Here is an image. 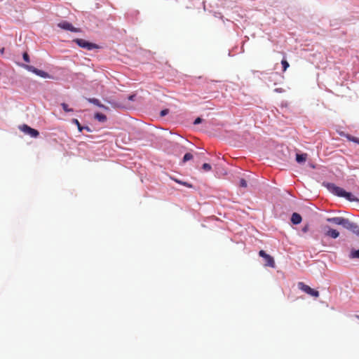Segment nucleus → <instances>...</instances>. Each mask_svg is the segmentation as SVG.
Returning <instances> with one entry per match:
<instances>
[{
  "label": "nucleus",
  "mask_w": 359,
  "mask_h": 359,
  "mask_svg": "<svg viewBox=\"0 0 359 359\" xmlns=\"http://www.w3.org/2000/svg\"><path fill=\"white\" fill-rule=\"evenodd\" d=\"M323 184L330 192L337 196L344 197L351 202L358 201V199L351 193L346 191L344 189L337 187L333 183L327 182Z\"/></svg>",
  "instance_id": "obj_1"
},
{
  "label": "nucleus",
  "mask_w": 359,
  "mask_h": 359,
  "mask_svg": "<svg viewBox=\"0 0 359 359\" xmlns=\"http://www.w3.org/2000/svg\"><path fill=\"white\" fill-rule=\"evenodd\" d=\"M61 106H62L63 110L66 112L73 111V109L69 108L68 105L66 103H62Z\"/></svg>",
  "instance_id": "obj_21"
},
{
  "label": "nucleus",
  "mask_w": 359,
  "mask_h": 359,
  "mask_svg": "<svg viewBox=\"0 0 359 359\" xmlns=\"http://www.w3.org/2000/svg\"><path fill=\"white\" fill-rule=\"evenodd\" d=\"M239 186L241 187H247V182L245 179H241L240 180V183H239Z\"/></svg>",
  "instance_id": "obj_22"
},
{
  "label": "nucleus",
  "mask_w": 359,
  "mask_h": 359,
  "mask_svg": "<svg viewBox=\"0 0 359 359\" xmlns=\"http://www.w3.org/2000/svg\"><path fill=\"white\" fill-rule=\"evenodd\" d=\"M297 287L299 290L303 291L304 292L310 294L311 296H314V289L311 288L309 285L304 284L302 282H299L297 283Z\"/></svg>",
  "instance_id": "obj_8"
},
{
  "label": "nucleus",
  "mask_w": 359,
  "mask_h": 359,
  "mask_svg": "<svg viewBox=\"0 0 359 359\" xmlns=\"http://www.w3.org/2000/svg\"><path fill=\"white\" fill-rule=\"evenodd\" d=\"M276 91H277V92H282V90L280 89H278V88L276 89Z\"/></svg>",
  "instance_id": "obj_31"
},
{
  "label": "nucleus",
  "mask_w": 359,
  "mask_h": 359,
  "mask_svg": "<svg viewBox=\"0 0 359 359\" xmlns=\"http://www.w3.org/2000/svg\"><path fill=\"white\" fill-rule=\"evenodd\" d=\"M318 297V292L316 290V298Z\"/></svg>",
  "instance_id": "obj_30"
},
{
  "label": "nucleus",
  "mask_w": 359,
  "mask_h": 359,
  "mask_svg": "<svg viewBox=\"0 0 359 359\" xmlns=\"http://www.w3.org/2000/svg\"><path fill=\"white\" fill-rule=\"evenodd\" d=\"M83 130H86L88 132L91 131V130L88 126H84V127L83 126Z\"/></svg>",
  "instance_id": "obj_28"
},
{
  "label": "nucleus",
  "mask_w": 359,
  "mask_h": 359,
  "mask_svg": "<svg viewBox=\"0 0 359 359\" xmlns=\"http://www.w3.org/2000/svg\"><path fill=\"white\" fill-rule=\"evenodd\" d=\"M174 180H175L177 183H178V184H182V185H183V186H185V187H189V188H192V187H193L192 184H189V183H188V182H182V181H181V180H177V179H175Z\"/></svg>",
  "instance_id": "obj_15"
},
{
  "label": "nucleus",
  "mask_w": 359,
  "mask_h": 359,
  "mask_svg": "<svg viewBox=\"0 0 359 359\" xmlns=\"http://www.w3.org/2000/svg\"><path fill=\"white\" fill-rule=\"evenodd\" d=\"M346 137L349 140L353 142H355L359 144V138L351 136V135H346Z\"/></svg>",
  "instance_id": "obj_16"
},
{
  "label": "nucleus",
  "mask_w": 359,
  "mask_h": 359,
  "mask_svg": "<svg viewBox=\"0 0 359 359\" xmlns=\"http://www.w3.org/2000/svg\"><path fill=\"white\" fill-rule=\"evenodd\" d=\"M202 122V118H201L200 117H198L197 118L195 119L194 123L195 125H197V124H199Z\"/></svg>",
  "instance_id": "obj_24"
},
{
  "label": "nucleus",
  "mask_w": 359,
  "mask_h": 359,
  "mask_svg": "<svg viewBox=\"0 0 359 359\" xmlns=\"http://www.w3.org/2000/svg\"><path fill=\"white\" fill-rule=\"evenodd\" d=\"M19 129L24 133L29 135L32 137H37L39 135V133L37 130L34 129L27 124H23L19 126Z\"/></svg>",
  "instance_id": "obj_4"
},
{
  "label": "nucleus",
  "mask_w": 359,
  "mask_h": 359,
  "mask_svg": "<svg viewBox=\"0 0 359 359\" xmlns=\"http://www.w3.org/2000/svg\"><path fill=\"white\" fill-rule=\"evenodd\" d=\"M354 233H355L356 235L359 236V226L358 225L356 224V228L352 231Z\"/></svg>",
  "instance_id": "obj_25"
},
{
  "label": "nucleus",
  "mask_w": 359,
  "mask_h": 359,
  "mask_svg": "<svg viewBox=\"0 0 359 359\" xmlns=\"http://www.w3.org/2000/svg\"><path fill=\"white\" fill-rule=\"evenodd\" d=\"M356 318L359 319V316H356Z\"/></svg>",
  "instance_id": "obj_32"
},
{
  "label": "nucleus",
  "mask_w": 359,
  "mask_h": 359,
  "mask_svg": "<svg viewBox=\"0 0 359 359\" xmlns=\"http://www.w3.org/2000/svg\"><path fill=\"white\" fill-rule=\"evenodd\" d=\"M168 113V109H164L161 111V116H163Z\"/></svg>",
  "instance_id": "obj_26"
},
{
  "label": "nucleus",
  "mask_w": 359,
  "mask_h": 359,
  "mask_svg": "<svg viewBox=\"0 0 359 359\" xmlns=\"http://www.w3.org/2000/svg\"><path fill=\"white\" fill-rule=\"evenodd\" d=\"M308 230H309V225H305V226L302 228V231L304 233H306V232L308 231Z\"/></svg>",
  "instance_id": "obj_27"
},
{
  "label": "nucleus",
  "mask_w": 359,
  "mask_h": 359,
  "mask_svg": "<svg viewBox=\"0 0 359 359\" xmlns=\"http://www.w3.org/2000/svg\"><path fill=\"white\" fill-rule=\"evenodd\" d=\"M325 235L332 238H337L339 236V233L336 229L328 228V229L325 231Z\"/></svg>",
  "instance_id": "obj_9"
},
{
  "label": "nucleus",
  "mask_w": 359,
  "mask_h": 359,
  "mask_svg": "<svg viewBox=\"0 0 359 359\" xmlns=\"http://www.w3.org/2000/svg\"><path fill=\"white\" fill-rule=\"evenodd\" d=\"M193 158V155L190 153H187L183 157V162L185 163L188 161H190Z\"/></svg>",
  "instance_id": "obj_19"
},
{
  "label": "nucleus",
  "mask_w": 359,
  "mask_h": 359,
  "mask_svg": "<svg viewBox=\"0 0 359 359\" xmlns=\"http://www.w3.org/2000/svg\"><path fill=\"white\" fill-rule=\"evenodd\" d=\"M22 57L26 62H29V57L27 53H24Z\"/></svg>",
  "instance_id": "obj_23"
},
{
  "label": "nucleus",
  "mask_w": 359,
  "mask_h": 359,
  "mask_svg": "<svg viewBox=\"0 0 359 359\" xmlns=\"http://www.w3.org/2000/svg\"><path fill=\"white\" fill-rule=\"evenodd\" d=\"M72 123H74L77 126L78 130L80 132H81L83 130V126H81V125L80 124L79 121L76 118H73L72 119Z\"/></svg>",
  "instance_id": "obj_18"
},
{
  "label": "nucleus",
  "mask_w": 359,
  "mask_h": 359,
  "mask_svg": "<svg viewBox=\"0 0 359 359\" xmlns=\"http://www.w3.org/2000/svg\"><path fill=\"white\" fill-rule=\"evenodd\" d=\"M306 157H307V154H297V155H296V161L299 163H302L306 161Z\"/></svg>",
  "instance_id": "obj_11"
},
{
  "label": "nucleus",
  "mask_w": 359,
  "mask_h": 359,
  "mask_svg": "<svg viewBox=\"0 0 359 359\" xmlns=\"http://www.w3.org/2000/svg\"><path fill=\"white\" fill-rule=\"evenodd\" d=\"M202 169L205 171V172H209L212 169V167L211 165L209 164V163H205L203 164L202 165Z\"/></svg>",
  "instance_id": "obj_20"
},
{
  "label": "nucleus",
  "mask_w": 359,
  "mask_h": 359,
  "mask_svg": "<svg viewBox=\"0 0 359 359\" xmlns=\"http://www.w3.org/2000/svg\"><path fill=\"white\" fill-rule=\"evenodd\" d=\"M349 257L351 259H359V250L352 249L350 252Z\"/></svg>",
  "instance_id": "obj_13"
},
{
  "label": "nucleus",
  "mask_w": 359,
  "mask_h": 359,
  "mask_svg": "<svg viewBox=\"0 0 359 359\" xmlns=\"http://www.w3.org/2000/svg\"><path fill=\"white\" fill-rule=\"evenodd\" d=\"M134 97H135V95H130V96H128V100H133Z\"/></svg>",
  "instance_id": "obj_29"
},
{
  "label": "nucleus",
  "mask_w": 359,
  "mask_h": 359,
  "mask_svg": "<svg viewBox=\"0 0 359 359\" xmlns=\"http://www.w3.org/2000/svg\"><path fill=\"white\" fill-rule=\"evenodd\" d=\"M73 41L75 42L79 47L85 48L88 50L99 48L98 45L91 42H88L83 39H74Z\"/></svg>",
  "instance_id": "obj_3"
},
{
  "label": "nucleus",
  "mask_w": 359,
  "mask_h": 359,
  "mask_svg": "<svg viewBox=\"0 0 359 359\" xmlns=\"http://www.w3.org/2000/svg\"><path fill=\"white\" fill-rule=\"evenodd\" d=\"M281 64L283 66V71L285 72L290 66L289 63L287 62V61L286 60L283 59L281 61Z\"/></svg>",
  "instance_id": "obj_17"
},
{
  "label": "nucleus",
  "mask_w": 359,
  "mask_h": 359,
  "mask_svg": "<svg viewBox=\"0 0 359 359\" xmlns=\"http://www.w3.org/2000/svg\"><path fill=\"white\" fill-rule=\"evenodd\" d=\"M327 222L337 225L342 226L344 228L353 231L356 228V224L351 222L348 219L342 217H334L327 218Z\"/></svg>",
  "instance_id": "obj_2"
},
{
  "label": "nucleus",
  "mask_w": 359,
  "mask_h": 359,
  "mask_svg": "<svg viewBox=\"0 0 359 359\" xmlns=\"http://www.w3.org/2000/svg\"><path fill=\"white\" fill-rule=\"evenodd\" d=\"M259 255L264 259L266 266H270L271 268H275L276 264L273 257L266 253V252L263 250L259 252Z\"/></svg>",
  "instance_id": "obj_5"
},
{
  "label": "nucleus",
  "mask_w": 359,
  "mask_h": 359,
  "mask_svg": "<svg viewBox=\"0 0 359 359\" xmlns=\"http://www.w3.org/2000/svg\"><path fill=\"white\" fill-rule=\"evenodd\" d=\"M302 216L297 213V212H294L292 215V217H291V222H292V224H299L301 223L302 222Z\"/></svg>",
  "instance_id": "obj_10"
},
{
  "label": "nucleus",
  "mask_w": 359,
  "mask_h": 359,
  "mask_svg": "<svg viewBox=\"0 0 359 359\" xmlns=\"http://www.w3.org/2000/svg\"><path fill=\"white\" fill-rule=\"evenodd\" d=\"M95 118L100 122H104L107 120V116L101 113H96L95 114Z\"/></svg>",
  "instance_id": "obj_14"
},
{
  "label": "nucleus",
  "mask_w": 359,
  "mask_h": 359,
  "mask_svg": "<svg viewBox=\"0 0 359 359\" xmlns=\"http://www.w3.org/2000/svg\"><path fill=\"white\" fill-rule=\"evenodd\" d=\"M57 26L62 29L68 30L72 32H79L81 31L79 28L74 27L67 21H62L57 24Z\"/></svg>",
  "instance_id": "obj_7"
},
{
  "label": "nucleus",
  "mask_w": 359,
  "mask_h": 359,
  "mask_svg": "<svg viewBox=\"0 0 359 359\" xmlns=\"http://www.w3.org/2000/svg\"><path fill=\"white\" fill-rule=\"evenodd\" d=\"M25 67L29 72H32L33 73H34L35 74L42 77V78H44V79H51L53 78L50 75H49L47 72L43 71V70H41V69H38L36 68H35L33 66H31V65H25Z\"/></svg>",
  "instance_id": "obj_6"
},
{
  "label": "nucleus",
  "mask_w": 359,
  "mask_h": 359,
  "mask_svg": "<svg viewBox=\"0 0 359 359\" xmlns=\"http://www.w3.org/2000/svg\"><path fill=\"white\" fill-rule=\"evenodd\" d=\"M88 102L100 107V108H104V106L103 104H102L100 103V100L96 98H89Z\"/></svg>",
  "instance_id": "obj_12"
}]
</instances>
